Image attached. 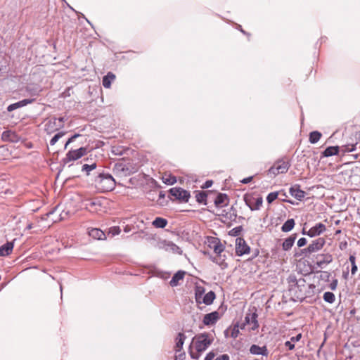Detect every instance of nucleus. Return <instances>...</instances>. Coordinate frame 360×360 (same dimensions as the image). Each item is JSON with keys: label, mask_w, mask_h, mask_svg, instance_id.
I'll use <instances>...</instances> for the list:
<instances>
[{"label": "nucleus", "mask_w": 360, "mask_h": 360, "mask_svg": "<svg viewBox=\"0 0 360 360\" xmlns=\"http://www.w3.org/2000/svg\"><path fill=\"white\" fill-rule=\"evenodd\" d=\"M214 338L212 335L203 333L195 335L193 338L192 345L193 349H191L190 355L193 359L198 360L200 356V354L205 352L208 347L212 343Z\"/></svg>", "instance_id": "f257e3e1"}, {"label": "nucleus", "mask_w": 360, "mask_h": 360, "mask_svg": "<svg viewBox=\"0 0 360 360\" xmlns=\"http://www.w3.org/2000/svg\"><path fill=\"white\" fill-rule=\"evenodd\" d=\"M95 185L101 192H107L115 188V181L108 174H99L95 179Z\"/></svg>", "instance_id": "f03ea898"}, {"label": "nucleus", "mask_w": 360, "mask_h": 360, "mask_svg": "<svg viewBox=\"0 0 360 360\" xmlns=\"http://www.w3.org/2000/svg\"><path fill=\"white\" fill-rule=\"evenodd\" d=\"M107 200L103 198H88L84 200V205L91 212H103L105 208Z\"/></svg>", "instance_id": "7ed1b4c3"}, {"label": "nucleus", "mask_w": 360, "mask_h": 360, "mask_svg": "<svg viewBox=\"0 0 360 360\" xmlns=\"http://www.w3.org/2000/svg\"><path fill=\"white\" fill-rule=\"evenodd\" d=\"M326 243V240L323 238H318L313 240L309 246L302 251L304 254H312L321 250Z\"/></svg>", "instance_id": "20e7f679"}, {"label": "nucleus", "mask_w": 360, "mask_h": 360, "mask_svg": "<svg viewBox=\"0 0 360 360\" xmlns=\"http://www.w3.org/2000/svg\"><path fill=\"white\" fill-rule=\"evenodd\" d=\"M169 193L174 197L175 199L185 202H188L190 198L189 192L181 188H172L169 190Z\"/></svg>", "instance_id": "39448f33"}, {"label": "nucleus", "mask_w": 360, "mask_h": 360, "mask_svg": "<svg viewBox=\"0 0 360 360\" xmlns=\"http://www.w3.org/2000/svg\"><path fill=\"white\" fill-rule=\"evenodd\" d=\"M326 231V226L322 223H317L309 231H306L304 229H302V233L303 235H307L308 236L313 238L320 236L321 233Z\"/></svg>", "instance_id": "423d86ee"}, {"label": "nucleus", "mask_w": 360, "mask_h": 360, "mask_svg": "<svg viewBox=\"0 0 360 360\" xmlns=\"http://www.w3.org/2000/svg\"><path fill=\"white\" fill-rule=\"evenodd\" d=\"M86 153V148L81 147L76 150H70L63 161L67 163L70 161L77 160L84 156Z\"/></svg>", "instance_id": "0eeeda50"}, {"label": "nucleus", "mask_w": 360, "mask_h": 360, "mask_svg": "<svg viewBox=\"0 0 360 360\" xmlns=\"http://www.w3.org/2000/svg\"><path fill=\"white\" fill-rule=\"evenodd\" d=\"M158 248L165 251H169L179 255L182 252V250L176 244L166 240L160 241L158 243Z\"/></svg>", "instance_id": "6e6552de"}, {"label": "nucleus", "mask_w": 360, "mask_h": 360, "mask_svg": "<svg viewBox=\"0 0 360 360\" xmlns=\"http://www.w3.org/2000/svg\"><path fill=\"white\" fill-rule=\"evenodd\" d=\"M250 247L246 244L243 238H238L236 240V252L238 256L248 254L250 252Z\"/></svg>", "instance_id": "1a4fd4ad"}, {"label": "nucleus", "mask_w": 360, "mask_h": 360, "mask_svg": "<svg viewBox=\"0 0 360 360\" xmlns=\"http://www.w3.org/2000/svg\"><path fill=\"white\" fill-rule=\"evenodd\" d=\"M62 127H63V124L58 122L56 117H51L45 124V129L48 133H52Z\"/></svg>", "instance_id": "9d476101"}, {"label": "nucleus", "mask_w": 360, "mask_h": 360, "mask_svg": "<svg viewBox=\"0 0 360 360\" xmlns=\"http://www.w3.org/2000/svg\"><path fill=\"white\" fill-rule=\"evenodd\" d=\"M220 318L219 313L217 311L207 314L204 316L203 323L205 326L214 325Z\"/></svg>", "instance_id": "9b49d317"}, {"label": "nucleus", "mask_w": 360, "mask_h": 360, "mask_svg": "<svg viewBox=\"0 0 360 360\" xmlns=\"http://www.w3.org/2000/svg\"><path fill=\"white\" fill-rule=\"evenodd\" d=\"M316 264L319 267L323 268L325 265L333 261V257L330 254L318 255L316 257Z\"/></svg>", "instance_id": "f8f14e48"}, {"label": "nucleus", "mask_w": 360, "mask_h": 360, "mask_svg": "<svg viewBox=\"0 0 360 360\" xmlns=\"http://www.w3.org/2000/svg\"><path fill=\"white\" fill-rule=\"evenodd\" d=\"M300 185L295 184L289 189L290 194L298 200H302L305 197V192L300 188Z\"/></svg>", "instance_id": "ddd939ff"}, {"label": "nucleus", "mask_w": 360, "mask_h": 360, "mask_svg": "<svg viewBox=\"0 0 360 360\" xmlns=\"http://www.w3.org/2000/svg\"><path fill=\"white\" fill-rule=\"evenodd\" d=\"M34 98H26V99H23L22 101H20L17 103H13V104H11L9 105L8 107H7V110L8 112H11L14 110H16L18 108H22V107H24L28 104H31L34 101Z\"/></svg>", "instance_id": "4468645a"}, {"label": "nucleus", "mask_w": 360, "mask_h": 360, "mask_svg": "<svg viewBox=\"0 0 360 360\" xmlns=\"http://www.w3.org/2000/svg\"><path fill=\"white\" fill-rule=\"evenodd\" d=\"M250 352L254 355H262L267 356L269 351L266 346L259 347L257 345H252L250 348Z\"/></svg>", "instance_id": "2eb2a0df"}, {"label": "nucleus", "mask_w": 360, "mask_h": 360, "mask_svg": "<svg viewBox=\"0 0 360 360\" xmlns=\"http://www.w3.org/2000/svg\"><path fill=\"white\" fill-rule=\"evenodd\" d=\"M245 322L248 324L251 325V330H256L259 327L258 321H257V314L256 313H252L251 314H248L245 317Z\"/></svg>", "instance_id": "dca6fc26"}, {"label": "nucleus", "mask_w": 360, "mask_h": 360, "mask_svg": "<svg viewBox=\"0 0 360 360\" xmlns=\"http://www.w3.org/2000/svg\"><path fill=\"white\" fill-rule=\"evenodd\" d=\"M229 198L225 193H219L214 200V204L217 207H222L228 205Z\"/></svg>", "instance_id": "f3484780"}, {"label": "nucleus", "mask_w": 360, "mask_h": 360, "mask_svg": "<svg viewBox=\"0 0 360 360\" xmlns=\"http://www.w3.org/2000/svg\"><path fill=\"white\" fill-rule=\"evenodd\" d=\"M297 235L293 234L289 236L288 238H285L282 244L283 250L285 251L290 250L295 241Z\"/></svg>", "instance_id": "a211bd4d"}, {"label": "nucleus", "mask_w": 360, "mask_h": 360, "mask_svg": "<svg viewBox=\"0 0 360 360\" xmlns=\"http://www.w3.org/2000/svg\"><path fill=\"white\" fill-rule=\"evenodd\" d=\"M13 249V243L12 242H7L0 247V255L8 256Z\"/></svg>", "instance_id": "6ab92c4d"}, {"label": "nucleus", "mask_w": 360, "mask_h": 360, "mask_svg": "<svg viewBox=\"0 0 360 360\" xmlns=\"http://www.w3.org/2000/svg\"><path fill=\"white\" fill-rule=\"evenodd\" d=\"M185 275V272L183 271H177L172 278L169 281V285L172 287L177 286L179 285V281L183 280Z\"/></svg>", "instance_id": "aec40b11"}, {"label": "nucleus", "mask_w": 360, "mask_h": 360, "mask_svg": "<svg viewBox=\"0 0 360 360\" xmlns=\"http://www.w3.org/2000/svg\"><path fill=\"white\" fill-rule=\"evenodd\" d=\"M89 236L97 240H103L105 238V233L99 229L94 228L89 230Z\"/></svg>", "instance_id": "412c9836"}, {"label": "nucleus", "mask_w": 360, "mask_h": 360, "mask_svg": "<svg viewBox=\"0 0 360 360\" xmlns=\"http://www.w3.org/2000/svg\"><path fill=\"white\" fill-rule=\"evenodd\" d=\"M115 79V75L112 72H109L105 76H104L103 77V81H102L103 86L107 89L110 88L111 86L112 82L114 81Z\"/></svg>", "instance_id": "4be33fe9"}, {"label": "nucleus", "mask_w": 360, "mask_h": 360, "mask_svg": "<svg viewBox=\"0 0 360 360\" xmlns=\"http://www.w3.org/2000/svg\"><path fill=\"white\" fill-rule=\"evenodd\" d=\"M275 165L279 170L280 174L286 173L289 169L290 165L288 162L283 160H279L275 162Z\"/></svg>", "instance_id": "5701e85b"}, {"label": "nucleus", "mask_w": 360, "mask_h": 360, "mask_svg": "<svg viewBox=\"0 0 360 360\" xmlns=\"http://www.w3.org/2000/svg\"><path fill=\"white\" fill-rule=\"evenodd\" d=\"M339 146H329L322 153L323 157H330L337 155L339 152Z\"/></svg>", "instance_id": "b1692460"}, {"label": "nucleus", "mask_w": 360, "mask_h": 360, "mask_svg": "<svg viewBox=\"0 0 360 360\" xmlns=\"http://www.w3.org/2000/svg\"><path fill=\"white\" fill-rule=\"evenodd\" d=\"M262 198L259 197L254 199L252 202H247V204L251 210H258L262 206Z\"/></svg>", "instance_id": "393cba45"}, {"label": "nucleus", "mask_w": 360, "mask_h": 360, "mask_svg": "<svg viewBox=\"0 0 360 360\" xmlns=\"http://www.w3.org/2000/svg\"><path fill=\"white\" fill-rule=\"evenodd\" d=\"M215 297V293L213 291H210L203 296L202 302L206 305H210L213 302Z\"/></svg>", "instance_id": "a878e982"}, {"label": "nucleus", "mask_w": 360, "mask_h": 360, "mask_svg": "<svg viewBox=\"0 0 360 360\" xmlns=\"http://www.w3.org/2000/svg\"><path fill=\"white\" fill-rule=\"evenodd\" d=\"M295 221L293 219H288L281 226V230L283 232H288L290 231L295 226Z\"/></svg>", "instance_id": "bb28decb"}, {"label": "nucleus", "mask_w": 360, "mask_h": 360, "mask_svg": "<svg viewBox=\"0 0 360 360\" xmlns=\"http://www.w3.org/2000/svg\"><path fill=\"white\" fill-rule=\"evenodd\" d=\"M152 224L156 228H165L167 224V220L162 217H156Z\"/></svg>", "instance_id": "cd10ccee"}, {"label": "nucleus", "mask_w": 360, "mask_h": 360, "mask_svg": "<svg viewBox=\"0 0 360 360\" xmlns=\"http://www.w3.org/2000/svg\"><path fill=\"white\" fill-rule=\"evenodd\" d=\"M322 136L321 132L318 131H313L309 134V141L311 143L314 144L316 143Z\"/></svg>", "instance_id": "c85d7f7f"}, {"label": "nucleus", "mask_w": 360, "mask_h": 360, "mask_svg": "<svg viewBox=\"0 0 360 360\" xmlns=\"http://www.w3.org/2000/svg\"><path fill=\"white\" fill-rule=\"evenodd\" d=\"M185 335L183 333H179L178 336L176 338V350L180 351L181 349L183 347L184 340H185Z\"/></svg>", "instance_id": "c756f323"}, {"label": "nucleus", "mask_w": 360, "mask_h": 360, "mask_svg": "<svg viewBox=\"0 0 360 360\" xmlns=\"http://www.w3.org/2000/svg\"><path fill=\"white\" fill-rule=\"evenodd\" d=\"M204 293V288L201 287H197L195 290V301L197 303H202V295Z\"/></svg>", "instance_id": "7c9ffc66"}, {"label": "nucleus", "mask_w": 360, "mask_h": 360, "mask_svg": "<svg viewBox=\"0 0 360 360\" xmlns=\"http://www.w3.org/2000/svg\"><path fill=\"white\" fill-rule=\"evenodd\" d=\"M323 298L325 302H326L328 303H330V304L333 303L335 302V295L333 292H326L323 294Z\"/></svg>", "instance_id": "2f4dec72"}, {"label": "nucleus", "mask_w": 360, "mask_h": 360, "mask_svg": "<svg viewBox=\"0 0 360 360\" xmlns=\"http://www.w3.org/2000/svg\"><path fill=\"white\" fill-rule=\"evenodd\" d=\"M288 281L290 284V290H296V285L298 282V280L295 278V276H290L288 278Z\"/></svg>", "instance_id": "473e14b6"}, {"label": "nucleus", "mask_w": 360, "mask_h": 360, "mask_svg": "<svg viewBox=\"0 0 360 360\" xmlns=\"http://www.w3.org/2000/svg\"><path fill=\"white\" fill-rule=\"evenodd\" d=\"M195 198H196V200L198 202L206 204L207 194L205 193V192H203V191L198 192L196 194Z\"/></svg>", "instance_id": "72a5a7b5"}, {"label": "nucleus", "mask_w": 360, "mask_h": 360, "mask_svg": "<svg viewBox=\"0 0 360 360\" xmlns=\"http://www.w3.org/2000/svg\"><path fill=\"white\" fill-rule=\"evenodd\" d=\"M349 259V262L352 265L351 274L352 275H354L357 271V266L356 264V257L354 255H350Z\"/></svg>", "instance_id": "f704fd0d"}, {"label": "nucleus", "mask_w": 360, "mask_h": 360, "mask_svg": "<svg viewBox=\"0 0 360 360\" xmlns=\"http://www.w3.org/2000/svg\"><path fill=\"white\" fill-rule=\"evenodd\" d=\"M213 249L217 255H220L224 250V246L220 242H217L214 245Z\"/></svg>", "instance_id": "c9c22d12"}, {"label": "nucleus", "mask_w": 360, "mask_h": 360, "mask_svg": "<svg viewBox=\"0 0 360 360\" xmlns=\"http://www.w3.org/2000/svg\"><path fill=\"white\" fill-rule=\"evenodd\" d=\"M65 135V132L63 131H60V132H58L56 134H55L53 136V137L51 139L50 141V144L51 146H53L56 143V142L59 140V139H60L62 136H63Z\"/></svg>", "instance_id": "e433bc0d"}, {"label": "nucleus", "mask_w": 360, "mask_h": 360, "mask_svg": "<svg viewBox=\"0 0 360 360\" xmlns=\"http://www.w3.org/2000/svg\"><path fill=\"white\" fill-rule=\"evenodd\" d=\"M278 192H272L268 194L266 197V200L269 203H271L278 198Z\"/></svg>", "instance_id": "4c0bfd02"}, {"label": "nucleus", "mask_w": 360, "mask_h": 360, "mask_svg": "<svg viewBox=\"0 0 360 360\" xmlns=\"http://www.w3.org/2000/svg\"><path fill=\"white\" fill-rule=\"evenodd\" d=\"M96 167V163H93L91 165L84 164L82 166V171H86L87 172V174H89V172L90 171L94 169Z\"/></svg>", "instance_id": "58836bf2"}, {"label": "nucleus", "mask_w": 360, "mask_h": 360, "mask_svg": "<svg viewBox=\"0 0 360 360\" xmlns=\"http://www.w3.org/2000/svg\"><path fill=\"white\" fill-rule=\"evenodd\" d=\"M343 149L342 151L344 153H349L354 151L356 150L355 145H348V146H342Z\"/></svg>", "instance_id": "ea45409f"}, {"label": "nucleus", "mask_w": 360, "mask_h": 360, "mask_svg": "<svg viewBox=\"0 0 360 360\" xmlns=\"http://www.w3.org/2000/svg\"><path fill=\"white\" fill-rule=\"evenodd\" d=\"M268 172H269V174H272L274 176H276L278 174H280V172H279V170H278V168L276 167L275 164L269 168Z\"/></svg>", "instance_id": "a19ab883"}, {"label": "nucleus", "mask_w": 360, "mask_h": 360, "mask_svg": "<svg viewBox=\"0 0 360 360\" xmlns=\"http://www.w3.org/2000/svg\"><path fill=\"white\" fill-rule=\"evenodd\" d=\"M27 90L30 92V94L32 96H38L41 91L39 88L31 89L30 87H28Z\"/></svg>", "instance_id": "79ce46f5"}, {"label": "nucleus", "mask_w": 360, "mask_h": 360, "mask_svg": "<svg viewBox=\"0 0 360 360\" xmlns=\"http://www.w3.org/2000/svg\"><path fill=\"white\" fill-rule=\"evenodd\" d=\"M302 287L305 288V280L304 278H300L296 285V289L300 288V290H302Z\"/></svg>", "instance_id": "37998d69"}, {"label": "nucleus", "mask_w": 360, "mask_h": 360, "mask_svg": "<svg viewBox=\"0 0 360 360\" xmlns=\"http://www.w3.org/2000/svg\"><path fill=\"white\" fill-rule=\"evenodd\" d=\"M238 334H239L238 327V326H235L233 327V328L232 329L231 335L233 338H236L238 337Z\"/></svg>", "instance_id": "c03bdc74"}, {"label": "nucleus", "mask_w": 360, "mask_h": 360, "mask_svg": "<svg viewBox=\"0 0 360 360\" xmlns=\"http://www.w3.org/2000/svg\"><path fill=\"white\" fill-rule=\"evenodd\" d=\"M307 243V240L305 238H301L297 241V246L301 248L304 246Z\"/></svg>", "instance_id": "a18cd8bd"}, {"label": "nucleus", "mask_w": 360, "mask_h": 360, "mask_svg": "<svg viewBox=\"0 0 360 360\" xmlns=\"http://www.w3.org/2000/svg\"><path fill=\"white\" fill-rule=\"evenodd\" d=\"M58 210H59V206L58 205V206L55 207L54 208H53L51 211H49V212H47V213L46 214V216L47 217H49L50 216L53 215V214H55L56 212H58Z\"/></svg>", "instance_id": "49530a36"}, {"label": "nucleus", "mask_w": 360, "mask_h": 360, "mask_svg": "<svg viewBox=\"0 0 360 360\" xmlns=\"http://www.w3.org/2000/svg\"><path fill=\"white\" fill-rule=\"evenodd\" d=\"M79 136H80L79 134H75V135H73L72 136H71V137L68 139V141L66 142V143H65V148H67L68 145V144H70V143H72V141H75V139L77 137Z\"/></svg>", "instance_id": "de8ad7c7"}, {"label": "nucleus", "mask_w": 360, "mask_h": 360, "mask_svg": "<svg viewBox=\"0 0 360 360\" xmlns=\"http://www.w3.org/2000/svg\"><path fill=\"white\" fill-rule=\"evenodd\" d=\"M338 286V280L334 279L332 281V282L330 283V288L332 290H335L337 288Z\"/></svg>", "instance_id": "09e8293b"}, {"label": "nucleus", "mask_w": 360, "mask_h": 360, "mask_svg": "<svg viewBox=\"0 0 360 360\" xmlns=\"http://www.w3.org/2000/svg\"><path fill=\"white\" fill-rule=\"evenodd\" d=\"M292 341H286L285 346L288 348L289 350H292L295 348V345L292 342Z\"/></svg>", "instance_id": "8fccbe9b"}, {"label": "nucleus", "mask_w": 360, "mask_h": 360, "mask_svg": "<svg viewBox=\"0 0 360 360\" xmlns=\"http://www.w3.org/2000/svg\"><path fill=\"white\" fill-rule=\"evenodd\" d=\"M213 184V181L212 180H207L205 182L203 186H202V188H208L211 187Z\"/></svg>", "instance_id": "3c124183"}, {"label": "nucleus", "mask_w": 360, "mask_h": 360, "mask_svg": "<svg viewBox=\"0 0 360 360\" xmlns=\"http://www.w3.org/2000/svg\"><path fill=\"white\" fill-rule=\"evenodd\" d=\"M215 356V354L214 352H210L208 354H207L205 360H212Z\"/></svg>", "instance_id": "603ef678"}, {"label": "nucleus", "mask_w": 360, "mask_h": 360, "mask_svg": "<svg viewBox=\"0 0 360 360\" xmlns=\"http://www.w3.org/2000/svg\"><path fill=\"white\" fill-rule=\"evenodd\" d=\"M214 360H229V356L228 354H222L217 357Z\"/></svg>", "instance_id": "864d4df0"}, {"label": "nucleus", "mask_w": 360, "mask_h": 360, "mask_svg": "<svg viewBox=\"0 0 360 360\" xmlns=\"http://www.w3.org/2000/svg\"><path fill=\"white\" fill-rule=\"evenodd\" d=\"M301 337H302V335L300 333V334L297 335L295 337H292L291 338V341H292V342L299 341L300 340Z\"/></svg>", "instance_id": "5fc2aeb1"}, {"label": "nucleus", "mask_w": 360, "mask_h": 360, "mask_svg": "<svg viewBox=\"0 0 360 360\" xmlns=\"http://www.w3.org/2000/svg\"><path fill=\"white\" fill-rule=\"evenodd\" d=\"M252 179V176H250V177H247V178H245L243 179L241 182L243 184H248L249 182L251 181V180Z\"/></svg>", "instance_id": "6e6d98bb"}, {"label": "nucleus", "mask_w": 360, "mask_h": 360, "mask_svg": "<svg viewBox=\"0 0 360 360\" xmlns=\"http://www.w3.org/2000/svg\"><path fill=\"white\" fill-rule=\"evenodd\" d=\"M165 182L168 184H173L176 182V179L173 177L172 179H166Z\"/></svg>", "instance_id": "4d7b16f0"}, {"label": "nucleus", "mask_w": 360, "mask_h": 360, "mask_svg": "<svg viewBox=\"0 0 360 360\" xmlns=\"http://www.w3.org/2000/svg\"><path fill=\"white\" fill-rule=\"evenodd\" d=\"M113 229L115 230V231L113 233V234H119L120 233V229L119 227H114Z\"/></svg>", "instance_id": "13d9d810"}, {"label": "nucleus", "mask_w": 360, "mask_h": 360, "mask_svg": "<svg viewBox=\"0 0 360 360\" xmlns=\"http://www.w3.org/2000/svg\"><path fill=\"white\" fill-rule=\"evenodd\" d=\"M57 120H58V122L63 124V122L65 121V117H59Z\"/></svg>", "instance_id": "bf43d9fd"}, {"label": "nucleus", "mask_w": 360, "mask_h": 360, "mask_svg": "<svg viewBox=\"0 0 360 360\" xmlns=\"http://www.w3.org/2000/svg\"><path fill=\"white\" fill-rule=\"evenodd\" d=\"M65 215H67V213L63 214V213L60 214V219H63L65 218Z\"/></svg>", "instance_id": "052dcab7"}, {"label": "nucleus", "mask_w": 360, "mask_h": 360, "mask_svg": "<svg viewBox=\"0 0 360 360\" xmlns=\"http://www.w3.org/2000/svg\"><path fill=\"white\" fill-rule=\"evenodd\" d=\"M240 229V227L235 228L232 231H235V235H237L238 232L239 231H238V229Z\"/></svg>", "instance_id": "680f3d73"}, {"label": "nucleus", "mask_w": 360, "mask_h": 360, "mask_svg": "<svg viewBox=\"0 0 360 360\" xmlns=\"http://www.w3.org/2000/svg\"><path fill=\"white\" fill-rule=\"evenodd\" d=\"M283 200L285 201V202H289L290 204H292V205L294 204V202L292 200Z\"/></svg>", "instance_id": "e2e57ef3"}, {"label": "nucleus", "mask_w": 360, "mask_h": 360, "mask_svg": "<svg viewBox=\"0 0 360 360\" xmlns=\"http://www.w3.org/2000/svg\"><path fill=\"white\" fill-rule=\"evenodd\" d=\"M124 231H125V232H128V231H129V227L127 226L124 228Z\"/></svg>", "instance_id": "0e129e2a"}, {"label": "nucleus", "mask_w": 360, "mask_h": 360, "mask_svg": "<svg viewBox=\"0 0 360 360\" xmlns=\"http://www.w3.org/2000/svg\"><path fill=\"white\" fill-rule=\"evenodd\" d=\"M160 198H163L165 196V194H163L162 192L159 194Z\"/></svg>", "instance_id": "69168bd1"}, {"label": "nucleus", "mask_w": 360, "mask_h": 360, "mask_svg": "<svg viewBox=\"0 0 360 360\" xmlns=\"http://www.w3.org/2000/svg\"><path fill=\"white\" fill-rule=\"evenodd\" d=\"M5 286H6V283H3V284H1V288H0V289L1 290V289H2V288H4Z\"/></svg>", "instance_id": "338daca9"}, {"label": "nucleus", "mask_w": 360, "mask_h": 360, "mask_svg": "<svg viewBox=\"0 0 360 360\" xmlns=\"http://www.w3.org/2000/svg\"><path fill=\"white\" fill-rule=\"evenodd\" d=\"M286 196H287L286 193H283V198H285V197H286Z\"/></svg>", "instance_id": "774afa93"}]
</instances>
